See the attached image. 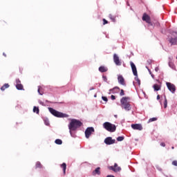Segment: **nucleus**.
Listing matches in <instances>:
<instances>
[{
    "mask_svg": "<svg viewBox=\"0 0 177 177\" xmlns=\"http://www.w3.org/2000/svg\"><path fill=\"white\" fill-rule=\"evenodd\" d=\"M130 99L131 98L129 97H123L120 100L121 107L125 109L127 111L131 109L130 102H129Z\"/></svg>",
    "mask_w": 177,
    "mask_h": 177,
    "instance_id": "nucleus-1",
    "label": "nucleus"
},
{
    "mask_svg": "<svg viewBox=\"0 0 177 177\" xmlns=\"http://www.w3.org/2000/svg\"><path fill=\"white\" fill-rule=\"evenodd\" d=\"M82 125V123L77 120L73 119L68 124V128L70 129V133L72 134L71 131H75L77 128L80 127Z\"/></svg>",
    "mask_w": 177,
    "mask_h": 177,
    "instance_id": "nucleus-2",
    "label": "nucleus"
},
{
    "mask_svg": "<svg viewBox=\"0 0 177 177\" xmlns=\"http://www.w3.org/2000/svg\"><path fill=\"white\" fill-rule=\"evenodd\" d=\"M103 127L109 132H115L116 130V126L109 122H106L103 124Z\"/></svg>",
    "mask_w": 177,
    "mask_h": 177,
    "instance_id": "nucleus-3",
    "label": "nucleus"
},
{
    "mask_svg": "<svg viewBox=\"0 0 177 177\" xmlns=\"http://www.w3.org/2000/svg\"><path fill=\"white\" fill-rule=\"evenodd\" d=\"M48 110L54 116L57 118H67L68 116V115L60 113L53 108H48Z\"/></svg>",
    "mask_w": 177,
    "mask_h": 177,
    "instance_id": "nucleus-4",
    "label": "nucleus"
},
{
    "mask_svg": "<svg viewBox=\"0 0 177 177\" xmlns=\"http://www.w3.org/2000/svg\"><path fill=\"white\" fill-rule=\"evenodd\" d=\"M167 86L168 88V89L172 93H174L176 91V87L174 84L170 83V82H167L166 83Z\"/></svg>",
    "mask_w": 177,
    "mask_h": 177,
    "instance_id": "nucleus-5",
    "label": "nucleus"
},
{
    "mask_svg": "<svg viewBox=\"0 0 177 177\" xmlns=\"http://www.w3.org/2000/svg\"><path fill=\"white\" fill-rule=\"evenodd\" d=\"M95 131L93 127H88L85 131V136L86 138H88Z\"/></svg>",
    "mask_w": 177,
    "mask_h": 177,
    "instance_id": "nucleus-6",
    "label": "nucleus"
},
{
    "mask_svg": "<svg viewBox=\"0 0 177 177\" xmlns=\"http://www.w3.org/2000/svg\"><path fill=\"white\" fill-rule=\"evenodd\" d=\"M110 170H113L115 172L120 171L122 169L120 167H118L117 163H115L114 166H111L109 167Z\"/></svg>",
    "mask_w": 177,
    "mask_h": 177,
    "instance_id": "nucleus-7",
    "label": "nucleus"
},
{
    "mask_svg": "<svg viewBox=\"0 0 177 177\" xmlns=\"http://www.w3.org/2000/svg\"><path fill=\"white\" fill-rule=\"evenodd\" d=\"M104 142L108 145H113L115 142V140H113L111 137H108L104 140Z\"/></svg>",
    "mask_w": 177,
    "mask_h": 177,
    "instance_id": "nucleus-8",
    "label": "nucleus"
},
{
    "mask_svg": "<svg viewBox=\"0 0 177 177\" xmlns=\"http://www.w3.org/2000/svg\"><path fill=\"white\" fill-rule=\"evenodd\" d=\"M142 20H143L144 21H146L147 24L151 25V18H150V17H149V15H147L146 13H145V14L143 15Z\"/></svg>",
    "mask_w": 177,
    "mask_h": 177,
    "instance_id": "nucleus-9",
    "label": "nucleus"
},
{
    "mask_svg": "<svg viewBox=\"0 0 177 177\" xmlns=\"http://www.w3.org/2000/svg\"><path fill=\"white\" fill-rule=\"evenodd\" d=\"M113 61L117 66H121L122 62L120 61V59L116 54H114L113 55Z\"/></svg>",
    "mask_w": 177,
    "mask_h": 177,
    "instance_id": "nucleus-10",
    "label": "nucleus"
},
{
    "mask_svg": "<svg viewBox=\"0 0 177 177\" xmlns=\"http://www.w3.org/2000/svg\"><path fill=\"white\" fill-rule=\"evenodd\" d=\"M130 64H131L133 75L135 76H138V72H137V68H136V65L132 62H131Z\"/></svg>",
    "mask_w": 177,
    "mask_h": 177,
    "instance_id": "nucleus-11",
    "label": "nucleus"
},
{
    "mask_svg": "<svg viewBox=\"0 0 177 177\" xmlns=\"http://www.w3.org/2000/svg\"><path fill=\"white\" fill-rule=\"evenodd\" d=\"M131 127H132L133 129H136V130H139V131L142 130V125H141V124H132V125H131Z\"/></svg>",
    "mask_w": 177,
    "mask_h": 177,
    "instance_id": "nucleus-12",
    "label": "nucleus"
},
{
    "mask_svg": "<svg viewBox=\"0 0 177 177\" xmlns=\"http://www.w3.org/2000/svg\"><path fill=\"white\" fill-rule=\"evenodd\" d=\"M118 82L120 84H122L123 86H126L124 79V77L122 75L118 76Z\"/></svg>",
    "mask_w": 177,
    "mask_h": 177,
    "instance_id": "nucleus-13",
    "label": "nucleus"
},
{
    "mask_svg": "<svg viewBox=\"0 0 177 177\" xmlns=\"http://www.w3.org/2000/svg\"><path fill=\"white\" fill-rule=\"evenodd\" d=\"M169 41L171 44V46L176 45V44H177V37L171 38V39H169Z\"/></svg>",
    "mask_w": 177,
    "mask_h": 177,
    "instance_id": "nucleus-14",
    "label": "nucleus"
},
{
    "mask_svg": "<svg viewBox=\"0 0 177 177\" xmlns=\"http://www.w3.org/2000/svg\"><path fill=\"white\" fill-rule=\"evenodd\" d=\"M100 174H101L100 167L96 168L95 170L93 171V175L94 176L96 174L100 175Z\"/></svg>",
    "mask_w": 177,
    "mask_h": 177,
    "instance_id": "nucleus-15",
    "label": "nucleus"
},
{
    "mask_svg": "<svg viewBox=\"0 0 177 177\" xmlns=\"http://www.w3.org/2000/svg\"><path fill=\"white\" fill-rule=\"evenodd\" d=\"M99 71L101 72V73H104V72H106L108 71V69L106 68H105L104 66H100L99 68Z\"/></svg>",
    "mask_w": 177,
    "mask_h": 177,
    "instance_id": "nucleus-16",
    "label": "nucleus"
},
{
    "mask_svg": "<svg viewBox=\"0 0 177 177\" xmlns=\"http://www.w3.org/2000/svg\"><path fill=\"white\" fill-rule=\"evenodd\" d=\"M153 88L155 91H158L161 89V87L158 84H156L153 85Z\"/></svg>",
    "mask_w": 177,
    "mask_h": 177,
    "instance_id": "nucleus-17",
    "label": "nucleus"
},
{
    "mask_svg": "<svg viewBox=\"0 0 177 177\" xmlns=\"http://www.w3.org/2000/svg\"><path fill=\"white\" fill-rule=\"evenodd\" d=\"M61 167L63 169L64 174H66V164L64 162L62 165H61Z\"/></svg>",
    "mask_w": 177,
    "mask_h": 177,
    "instance_id": "nucleus-18",
    "label": "nucleus"
},
{
    "mask_svg": "<svg viewBox=\"0 0 177 177\" xmlns=\"http://www.w3.org/2000/svg\"><path fill=\"white\" fill-rule=\"evenodd\" d=\"M10 85L8 84H5L1 88V90L2 91H5V89L9 88Z\"/></svg>",
    "mask_w": 177,
    "mask_h": 177,
    "instance_id": "nucleus-19",
    "label": "nucleus"
},
{
    "mask_svg": "<svg viewBox=\"0 0 177 177\" xmlns=\"http://www.w3.org/2000/svg\"><path fill=\"white\" fill-rule=\"evenodd\" d=\"M16 88L18 90H24V86L21 84H16Z\"/></svg>",
    "mask_w": 177,
    "mask_h": 177,
    "instance_id": "nucleus-20",
    "label": "nucleus"
},
{
    "mask_svg": "<svg viewBox=\"0 0 177 177\" xmlns=\"http://www.w3.org/2000/svg\"><path fill=\"white\" fill-rule=\"evenodd\" d=\"M135 80L137 82L139 86H140V84H141V82H140V80H139V78H138V75H137V76H136V77H135Z\"/></svg>",
    "mask_w": 177,
    "mask_h": 177,
    "instance_id": "nucleus-21",
    "label": "nucleus"
},
{
    "mask_svg": "<svg viewBox=\"0 0 177 177\" xmlns=\"http://www.w3.org/2000/svg\"><path fill=\"white\" fill-rule=\"evenodd\" d=\"M38 93H39V95H42L44 94V92L42 91V88L41 86H39L38 88Z\"/></svg>",
    "mask_w": 177,
    "mask_h": 177,
    "instance_id": "nucleus-22",
    "label": "nucleus"
},
{
    "mask_svg": "<svg viewBox=\"0 0 177 177\" xmlns=\"http://www.w3.org/2000/svg\"><path fill=\"white\" fill-rule=\"evenodd\" d=\"M33 112L37 113V114L39 113V110L38 107L34 106L33 108Z\"/></svg>",
    "mask_w": 177,
    "mask_h": 177,
    "instance_id": "nucleus-23",
    "label": "nucleus"
},
{
    "mask_svg": "<svg viewBox=\"0 0 177 177\" xmlns=\"http://www.w3.org/2000/svg\"><path fill=\"white\" fill-rule=\"evenodd\" d=\"M109 17L112 20V21L115 22V17L112 15H109Z\"/></svg>",
    "mask_w": 177,
    "mask_h": 177,
    "instance_id": "nucleus-24",
    "label": "nucleus"
},
{
    "mask_svg": "<svg viewBox=\"0 0 177 177\" xmlns=\"http://www.w3.org/2000/svg\"><path fill=\"white\" fill-rule=\"evenodd\" d=\"M55 142L57 145H62V141L59 139H57Z\"/></svg>",
    "mask_w": 177,
    "mask_h": 177,
    "instance_id": "nucleus-25",
    "label": "nucleus"
},
{
    "mask_svg": "<svg viewBox=\"0 0 177 177\" xmlns=\"http://www.w3.org/2000/svg\"><path fill=\"white\" fill-rule=\"evenodd\" d=\"M157 120H158V118H150L148 122L150 123L151 122L156 121Z\"/></svg>",
    "mask_w": 177,
    "mask_h": 177,
    "instance_id": "nucleus-26",
    "label": "nucleus"
},
{
    "mask_svg": "<svg viewBox=\"0 0 177 177\" xmlns=\"http://www.w3.org/2000/svg\"><path fill=\"white\" fill-rule=\"evenodd\" d=\"M35 167H36V168H41V165L39 162H37Z\"/></svg>",
    "mask_w": 177,
    "mask_h": 177,
    "instance_id": "nucleus-27",
    "label": "nucleus"
},
{
    "mask_svg": "<svg viewBox=\"0 0 177 177\" xmlns=\"http://www.w3.org/2000/svg\"><path fill=\"white\" fill-rule=\"evenodd\" d=\"M124 139L123 136H120L117 138L118 141H122Z\"/></svg>",
    "mask_w": 177,
    "mask_h": 177,
    "instance_id": "nucleus-28",
    "label": "nucleus"
},
{
    "mask_svg": "<svg viewBox=\"0 0 177 177\" xmlns=\"http://www.w3.org/2000/svg\"><path fill=\"white\" fill-rule=\"evenodd\" d=\"M164 106L165 109L167 107V100L166 97H165V101L164 102Z\"/></svg>",
    "mask_w": 177,
    "mask_h": 177,
    "instance_id": "nucleus-29",
    "label": "nucleus"
},
{
    "mask_svg": "<svg viewBox=\"0 0 177 177\" xmlns=\"http://www.w3.org/2000/svg\"><path fill=\"white\" fill-rule=\"evenodd\" d=\"M44 123H45L46 125L48 126L49 125L48 120H47V119L44 120Z\"/></svg>",
    "mask_w": 177,
    "mask_h": 177,
    "instance_id": "nucleus-30",
    "label": "nucleus"
},
{
    "mask_svg": "<svg viewBox=\"0 0 177 177\" xmlns=\"http://www.w3.org/2000/svg\"><path fill=\"white\" fill-rule=\"evenodd\" d=\"M16 84H21V81L19 79L16 80Z\"/></svg>",
    "mask_w": 177,
    "mask_h": 177,
    "instance_id": "nucleus-31",
    "label": "nucleus"
},
{
    "mask_svg": "<svg viewBox=\"0 0 177 177\" xmlns=\"http://www.w3.org/2000/svg\"><path fill=\"white\" fill-rule=\"evenodd\" d=\"M120 95L121 96L124 95V90H122V89L121 90V92H120Z\"/></svg>",
    "mask_w": 177,
    "mask_h": 177,
    "instance_id": "nucleus-32",
    "label": "nucleus"
},
{
    "mask_svg": "<svg viewBox=\"0 0 177 177\" xmlns=\"http://www.w3.org/2000/svg\"><path fill=\"white\" fill-rule=\"evenodd\" d=\"M172 165H174V166H177V160H174L172 162Z\"/></svg>",
    "mask_w": 177,
    "mask_h": 177,
    "instance_id": "nucleus-33",
    "label": "nucleus"
},
{
    "mask_svg": "<svg viewBox=\"0 0 177 177\" xmlns=\"http://www.w3.org/2000/svg\"><path fill=\"white\" fill-rule=\"evenodd\" d=\"M103 25H106L108 24V21L105 19H103Z\"/></svg>",
    "mask_w": 177,
    "mask_h": 177,
    "instance_id": "nucleus-34",
    "label": "nucleus"
},
{
    "mask_svg": "<svg viewBox=\"0 0 177 177\" xmlns=\"http://www.w3.org/2000/svg\"><path fill=\"white\" fill-rule=\"evenodd\" d=\"M102 100H104V101H105V102H107L108 101V99H107V97H104V96H102Z\"/></svg>",
    "mask_w": 177,
    "mask_h": 177,
    "instance_id": "nucleus-35",
    "label": "nucleus"
},
{
    "mask_svg": "<svg viewBox=\"0 0 177 177\" xmlns=\"http://www.w3.org/2000/svg\"><path fill=\"white\" fill-rule=\"evenodd\" d=\"M169 65L170 67L174 68V64L171 62H169Z\"/></svg>",
    "mask_w": 177,
    "mask_h": 177,
    "instance_id": "nucleus-36",
    "label": "nucleus"
},
{
    "mask_svg": "<svg viewBox=\"0 0 177 177\" xmlns=\"http://www.w3.org/2000/svg\"><path fill=\"white\" fill-rule=\"evenodd\" d=\"M149 72L150 75H151V77L153 78L154 75L152 74L151 70L149 69Z\"/></svg>",
    "mask_w": 177,
    "mask_h": 177,
    "instance_id": "nucleus-37",
    "label": "nucleus"
},
{
    "mask_svg": "<svg viewBox=\"0 0 177 177\" xmlns=\"http://www.w3.org/2000/svg\"><path fill=\"white\" fill-rule=\"evenodd\" d=\"M160 145H161L162 147H164L166 146V145H165V142H161V143H160Z\"/></svg>",
    "mask_w": 177,
    "mask_h": 177,
    "instance_id": "nucleus-38",
    "label": "nucleus"
},
{
    "mask_svg": "<svg viewBox=\"0 0 177 177\" xmlns=\"http://www.w3.org/2000/svg\"><path fill=\"white\" fill-rule=\"evenodd\" d=\"M103 79L104 82H107V78L106 76H103Z\"/></svg>",
    "mask_w": 177,
    "mask_h": 177,
    "instance_id": "nucleus-39",
    "label": "nucleus"
},
{
    "mask_svg": "<svg viewBox=\"0 0 177 177\" xmlns=\"http://www.w3.org/2000/svg\"><path fill=\"white\" fill-rule=\"evenodd\" d=\"M111 99H112L113 100H115V96H114V95H111Z\"/></svg>",
    "mask_w": 177,
    "mask_h": 177,
    "instance_id": "nucleus-40",
    "label": "nucleus"
},
{
    "mask_svg": "<svg viewBox=\"0 0 177 177\" xmlns=\"http://www.w3.org/2000/svg\"><path fill=\"white\" fill-rule=\"evenodd\" d=\"M155 71H156V72H158V71H159V68H158V67H156V68H155Z\"/></svg>",
    "mask_w": 177,
    "mask_h": 177,
    "instance_id": "nucleus-41",
    "label": "nucleus"
},
{
    "mask_svg": "<svg viewBox=\"0 0 177 177\" xmlns=\"http://www.w3.org/2000/svg\"><path fill=\"white\" fill-rule=\"evenodd\" d=\"M160 99V95H158L157 96V100H159Z\"/></svg>",
    "mask_w": 177,
    "mask_h": 177,
    "instance_id": "nucleus-42",
    "label": "nucleus"
},
{
    "mask_svg": "<svg viewBox=\"0 0 177 177\" xmlns=\"http://www.w3.org/2000/svg\"><path fill=\"white\" fill-rule=\"evenodd\" d=\"M106 177H115V176L113 175H108Z\"/></svg>",
    "mask_w": 177,
    "mask_h": 177,
    "instance_id": "nucleus-43",
    "label": "nucleus"
},
{
    "mask_svg": "<svg viewBox=\"0 0 177 177\" xmlns=\"http://www.w3.org/2000/svg\"><path fill=\"white\" fill-rule=\"evenodd\" d=\"M113 89H118V90H120V88L119 87H115Z\"/></svg>",
    "mask_w": 177,
    "mask_h": 177,
    "instance_id": "nucleus-44",
    "label": "nucleus"
},
{
    "mask_svg": "<svg viewBox=\"0 0 177 177\" xmlns=\"http://www.w3.org/2000/svg\"><path fill=\"white\" fill-rule=\"evenodd\" d=\"M3 55L6 57V55L5 53H3Z\"/></svg>",
    "mask_w": 177,
    "mask_h": 177,
    "instance_id": "nucleus-45",
    "label": "nucleus"
},
{
    "mask_svg": "<svg viewBox=\"0 0 177 177\" xmlns=\"http://www.w3.org/2000/svg\"><path fill=\"white\" fill-rule=\"evenodd\" d=\"M172 149H174V147H172Z\"/></svg>",
    "mask_w": 177,
    "mask_h": 177,
    "instance_id": "nucleus-46",
    "label": "nucleus"
},
{
    "mask_svg": "<svg viewBox=\"0 0 177 177\" xmlns=\"http://www.w3.org/2000/svg\"><path fill=\"white\" fill-rule=\"evenodd\" d=\"M113 89H111L110 91H111Z\"/></svg>",
    "mask_w": 177,
    "mask_h": 177,
    "instance_id": "nucleus-47",
    "label": "nucleus"
},
{
    "mask_svg": "<svg viewBox=\"0 0 177 177\" xmlns=\"http://www.w3.org/2000/svg\"><path fill=\"white\" fill-rule=\"evenodd\" d=\"M176 59H177V57H176Z\"/></svg>",
    "mask_w": 177,
    "mask_h": 177,
    "instance_id": "nucleus-48",
    "label": "nucleus"
}]
</instances>
